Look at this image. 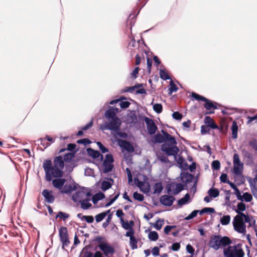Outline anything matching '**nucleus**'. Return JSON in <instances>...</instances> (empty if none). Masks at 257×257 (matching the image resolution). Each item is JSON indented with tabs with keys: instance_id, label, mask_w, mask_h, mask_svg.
Here are the masks:
<instances>
[{
	"instance_id": "31",
	"label": "nucleus",
	"mask_w": 257,
	"mask_h": 257,
	"mask_svg": "<svg viewBox=\"0 0 257 257\" xmlns=\"http://www.w3.org/2000/svg\"><path fill=\"white\" fill-rule=\"evenodd\" d=\"M232 138L235 139L237 138L238 126L235 121H233L231 126Z\"/></svg>"
},
{
	"instance_id": "54",
	"label": "nucleus",
	"mask_w": 257,
	"mask_h": 257,
	"mask_svg": "<svg viewBox=\"0 0 257 257\" xmlns=\"http://www.w3.org/2000/svg\"><path fill=\"white\" fill-rule=\"evenodd\" d=\"M172 117L176 120H181L182 118V115L178 111L174 112L172 114Z\"/></svg>"
},
{
	"instance_id": "15",
	"label": "nucleus",
	"mask_w": 257,
	"mask_h": 257,
	"mask_svg": "<svg viewBox=\"0 0 257 257\" xmlns=\"http://www.w3.org/2000/svg\"><path fill=\"white\" fill-rule=\"evenodd\" d=\"M42 195L44 197L45 201L48 203H53L55 201V196L52 190L44 189L42 192Z\"/></svg>"
},
{
	"instance_id": "53",
	"label": "nucleus",
	"mask_w": 257,
	"mask_h": 257,
	"mask_svg": "<svg viewBox=\"0 0 257 257\" xmlns=\"http://www.w3.org/2000/svg\"><path fill=\"white\" fill-rule=\"evenodd\" d=\"M238 216L241 217V218L243 219L244 218L243 221L244 222V223H250V221H251L250 217L248 215H245L244 213L240 214V215Z\"/></svg>"
},
{
	"instance_id": "25",
	"label": "nucleus",
	"mask_w": 257,
	"mask_h": 257,
	"mask_svg": "<svg viewBox=\"0 0 257 257\" xmlns=\"http://www.w3.org/2000/svg\"><path fill=\"white\" fill-rule=\"evenodd\" d=\"M166 140L165 135L158 134L154 137L153 142L155 143H164Z\"/></svg>"
},
{
	"instance_id": "27",
	"label": "nucleus",
	"mask_w": 257,
	"mask_h": 257,
	"mask_svg": "<svg viewBox=\"0 0 257 257\" xmlns=\"http://www.w3.org/2000/svg\"><path fill=\"white\" fill-rule=\"evenodd\" d=\"M90 200V198H84L83 200H82L80 202L81 204V207L83 209H89L91 206V204L90 203H89V201Z\"/></svg>"
},
{
	"instance_id": "43",
	"label": "nucleus",
	"mask_w": 257,
	"mask_h": 257,
	"mask_svg": "<svg viewBox=\"0 0 257 257\" xmlns=\"http://www.w3.org/2000/svg\"><path fill=\"white\" fill-rule=\"evenodd\" d=\"M134 198L139 201H143L144 199V196L142 194L139 193L138 192H135L133 194Z\"/></svg>"
},
{
	"instance_id": "12",
	"label": "nucleus",
	"mask_w": 257,
	"mask_h": 257,
	"mask_svg": "<svg viewBox=\"0 0 257 257\" xmlns=\"http://www.w3.org/2000/svg\"><path fill=\"white\" fill-rule=\"evenodd\" d=\"M98 247L106 256L109 257V255H112L114 253V248L106 243H100L98 245Z\"/></svg>"
},
{
	"instance_id": "3",
	"label": "nucleus",
	"mask_w": 257,
	"mask_h": 257,
	"mask_svg": "<svg viewBox=\"0 0 257 257\" xmlns=\"http://www.w3.org/2000/svg\"><path fill=\"white\" fill-rule=\"evenodd\" d=\"M231 243L230 239L227 236L213 235L210 237L208 245L210 248L217 250L221 247H225Z\"/></svg>"
},
{
	"instance_id": "40",
	"label": "nucleus",
	"mask_w": 257,
	"mask_h": 257,
	"mask_svg": "<svg viewBox=\"0 0 257 257\" xmlns=\"http://www.w3.org/2000/svg\"><path fill=\"white\" fill-rule=\"evenodd\" d=\"M159 74L160 78L164 80H166L170 79L167 72L163 69L160 70Z\"/></svg>"
},
{
	"instance_id": "22",
	"label": "nucleus",
	"mask_w": 257,
	"mask_h": 257,
	"mask_svg": "<svg viewBox=\"0 0 257 257\" xmlns=\"http://www.w3.org/2000/svg\"><path fill=\"white\" fill-rule=\"evenodd\" d=\"M204 122L206 125L211 128L216 129L218 128L217 125L213 121L212 119L210 116H206L205 117Z\"/></svg>"
},
{
	"instance_id": "14",
	"label": "nucleus",
	"mask_w": 257,
	"mask_h": 257,
	"mask_svg": "<svg viewBox=\"0 0 257 257\" xmlns=\"http://www.w3.org/2000/svg\"><path fill=\"white\" fill-rule=\"evenodd\" d=\"M175 200V198L173 196L164 195L162 196L160 199V202L161 204L165 206H171Z\"/></svg>"
},
{
	"instance_id": "36",
	"label": "nucleus",
	"mask_w": 257,
	"mask_h": 257,
	"mask_svg": "<svg viewBox=\"0 0 257 257\" xmlns=\"http://www.w3.org/2000/svg\"><path fill=\"white\" fill-rule=\"evenodd\" d=\"M208 194L211 197L216 198L218 196L219 192L217 189L211 188L208 191Z\"/></svg>"
},
{
	"instance_id": "30",
	"label": "nucleus",
	"mask_w": 257,
	"mask_h": 257,
	"mask_svg": "<svg viewBox=\"0 0 257 257\" xmlns=\"http://www.w3.org/2000/svg\"><path fill=\"white\" fill-rule=\"evenodd\" d=\"M248 181L250 185V188L251 192L255 196L257 193V186L256 185V182H254L253 179L252 180L251 178H249Z\"/></svg>"
},
{
	"instance_id": "8",
	"label": "nucleus",
	"mask_w": 257,
	"mask_h": 257,
	"mask_svg": "<svg viewBox=\"0 0 257 257\" xmlns=\"http://www.w3.org/2000/svg\"><path fill=\"white\" fill-rule=\"evenodd\" d=\"M192 97L198 101H203L205 102L204 107L207 110H210L211 109H216V106L213 103V102L204 96L200 95L195 92H192Z\"/></svg>"
},
{
	"instance_id": "26",
	"label": "nucleus",
	"mask_w": 257,
	"mask_h": 257,
	"mask_svg": "<svg viewBox=\"0 0 257 257\" xmlns=\"http://www.w3.org/2000/svg\"><path fill=\"white\" fill-rule=\"evenodd\" d=\"M105 198V195L101 192H99L95 194L92 196V202L95 204L98 201L103 199Z\"/></svg>"
},
{
	"instance_id": "19",
	"label": "nucleus",
	"mask_w": 257,
	"mask_h": 257,
	"mask_svg": "<svg viewBox=\"0 0 257 257\" xmlns=\"http://www.w3.org/2000/svg\"><path fill=\"white\" fill-rule=\"evenodd\" d=\"M88 153L93 158L100 159L101 161L103 160V157L98 151H95L92 149H87Z\"/></svg>"
},
{
	"instance_id": "24",
	"label": "nucleus",
	"mask_w": 257,
	"mask_h": 257,
	"mask_svg": "<svg viewBox=\"0 0 257 257\" xmlns=\"http://www.w3.org/2000/svg\"><path fill=\"white\" fill-rule=\"evenodd\" d=\"M190 199V195L187 193L185 196L178 201V205L182 206L189 202Z\"/></svg>"
},
{
	"instance_id": "21",
	"label": "nucleus",
	"mask_w": 257,
	"mask_h": 257,
	"mask_svg": "<svg viewBox=\"0 0 257 257\" xmlns=\"http://www.w3.org/2000/svg\"><path fill=\"white\" fill-rule=\"evenodd\" d=\"M59 235L60 241L68 238L67 228L62 226L59 229Z\"/></svg>"
},
{
	"instance_id": "49",
	"label": "nucleus",
	"mask_w": 257,
	"mask_h": 257,
	"mask_svg": "<svg viewBox=\"0 0 257 257\" xmlns=\"http://www.w3.org/2000/svg\"><path fill=\"white\" fill-rule=\"evenodd\" d=\"M220 167V162L218 160L213 161L212 163V168L215 170H218Z\"/></svg>"
},
{
	"instance_id": "42",
	"label": "nucleus",
	"mask_w": 257,
	"mask_h": 257,
	"mask_svg": "<svg viewBox=\"0 0 257 257\" xmlns=\"http://www.w3.org/2000/svg\"><path fill=\"white\" fill-rule=\"evenodd\" d=\"M199 211L200 210H195L193 211L189 215L185 218V220H189L193 219L197 216L198 213H199Z\"/></svg>"
},
{
	"instance_id": "59",
	"label": "nucleus",
	"mask_w": 257,
	"mask_h": 257,
	"mask_svg": "<svg viewBox=\"0 0 257 257\" xmlns=\"http://www.w3.org/2000/svg\"><path fill=\"white\" fill-rule=\"evenodd\" d=\"M85 175L88 176H92L94 175V171L93 169L87 168L85 169Z\"/></svg>"
},
{
	"instance_id": "20",
	"label": "nucleus",
	"mask_w": 257,
	"mask_h": 257,
	"mask_svg": "<svg viewBox=\"0 0 257 257\" xmlns=\"http://www.w3.org/2000/svg\"><path fill=\"white\" fill-rule=\"evenodd\" d=\"M117 109L113 107L107 109L105 113V117L108 119H112L113 118H118L115 114L117 112Z\"/></svg>"
},
{
	"instance_id": "2",
	"label": "nucleus",
	"mask_w": 257,
	"mask_h": 257,
	"mask_svg": "<svg viewBox=\"0 0 257 257\" xmlns=\"http://www.w3.org/2000/svg\"><path fill=\"white\" fill-rule=\"evenodd\" d=\"M162 133L166 136V141L161 146V150L168 156H173L177 159V155L179 149L176 146L177 142L175 138L166 131L162 130Z\"/></svg>"
},
{
	"instance_id": "41",
	"label": "nucleus",
	"mask_w": 257,
	"mask_h": 257,
	"mask_svg": "<svg viewBox=\"0 0 257 257\" xmlns=\"http://www.w3.org/2000/svg\"><path fill=\"white\" fill-rule=\"evenodd\" d=\"M111 187V183L107 181H103L101 183V189L104 191L110 188Z\"/></svg>"
},
{
	"instance_id": "45",
	"label": "nucleus",
	"mask_w": 257,
	"mask_h": 257,
	"mask_svg": "<svg viewBox=\"0 0 257 257\" xmlns=\"http://www.w3.org/2000/svg\"><path fill=\"white\" fill-rule=\"evenodd\" d=\"M214 213L215 212V209L213 208H210V207H205L202 209V210H200L199 211V214L200 215H202L203 213Z\"/></svg>"
},
{
	"instance_id": "51",
	"label": "nucleus",
	"mask_w": 257,
	"mask_h": 257,
	"mask_svg": "<svg viewBox=\"0 0 257 257\" xmlns=\"http://www.w3.org/2000/svg\"><path fill=\"white\" fill-rule=\"evenodd\" d=\"M119 193H118L114 197L109 199V201L105 204V207L110 206L118 197Z\"/></svg>"
},
{
	"instance_id": "29",
	"label": "nucleus",
	"mask_w": 257,
	"mask_h": 257,
	"mask_svg": "<svg viewBox=\"0 0 257 257\" xmlns=\"http://www.w3.org/2000/svg\"><path fill=\"white\" fill-rule=\"evenodd\" d=\"M246 210L245 204L241 202L238 203L237 205V209H235V212L238 214L237 215H240V214L243 213L242 212Z\"/></svg>"
},
{
	"instance_id": "62",
	"label": "nucleus",
	"mask_w": 257,
	"mask_h": 257,
	"mask_svg": "<svg viewBox=\"0 0 257 257\" xmlns=\"http://www.w3.org/2000/svg\"><path fill=\"white\" fill-rule=\"evenodd\" d=\"M180 248V244L179 243H173L171 246V249L173 251H178Z\"/></svg>"
},
{
	"instance_id": "13",
	"label": "nucleus",
	"mask_w": 257,
	"mask_h": 257,
	"mask_svg": "<svg viewBox=\"0 0 257 257\" xmlns=\"http://www.w3.org/2000/svg\"><path fill=\"white\" fill-rule=\"evenodd\" d=\"M117 143L120 148L125 150L127 152L132 153L134 151L133 145L129 142L125 140L118 139Z\"/></svg>"
},
{
	"instance_id": "1",
	"label": "nucleus",
	"mask_w": 257,
	"mask_h": 257,
	"mask_svg": "<svg viewBox=\"0 0 257 257\" xmlns=\"http://www.w3.org/2000/svg\"><path fill=\"white\" fill-rule=\"evenodd\" d=\"M43 167L45 173L46 180L48 182L52 181L53 187L60 191L66 182L65 179L61 178L63 175L64 168L62 156L55 157L53 164L50 160H45Z\"/></svg>"
},
{
	"instance_id": "7",
	"label": "nucleus",
	"mask_w": 257,
	"mask_h": 257,
	"mask_svg": "<svg viewBox=\"0 0 257 257\" xmlns=\"http://www.w3.org/2000/svg\"><path fill=\"white\" fill-rule=\"evenodd\" d=\"M233 164L234 175L237 176H241L243 170V164L240 161L239 156L237 154H234L233 155Z\"/></svg>"
},
{
	"instance_id": "58",
	"label": "nucleus",
	"mask_w": 257,
	"mask_h": 257,
	"mask_svg": "<svg viewBox=\"0 0 257 257\" xmlns=\"http://www.w3.org/2000/svg\"><path fill=\"white\" fill-rule=\"evenodd\" d=\"M116 215L120 218L121 221L123 222V216L124 215V213L122 210L118 209L116 212Z\"/></svg>"
},
{
	"instance_id": "39",
	"label": "nucleus",
	"mask_w": 257,
	"mask_h": 257,
	"mask_svg": "<svg viewBox=\"0 0 257 257\" xmlns=\"http://www.w3.org/2000/svg\"><path fill=\"white\" fill-rule=\"evenodd\" d=\"M74 157V154L73 153H68L64 156V158L62 157V158L63 159V162L65 161L66 162H70Z\"/></svg>"
},
{
	"instance_id": "34",
	"label": "nucleus",
	"mask_w": 257,
	"mask_h": 257,
	"mask_svg": "<svg viewBox=\"0 0 257 257\" xmlns=\"http://www.w3.org/2000/svg\"><path fill=\"white\" fill-rule=\"evenodd\" d=\"M164 221L163 219H158L154 223H152V225L157 230H160L164 224Z\"/></svg>"
},
{
	"instance_id": "6",
	"label": "nucleus",
	"mask_w": 257,
	"mask_h": 257,
	"mask_svg": "<svg viewBox=\"0 0 257 257\" xmlns=\"http://www.w3.org/2000/svg\"><path fill=\"white\" fill-rule=\"evenodd\" d=\"M232 224L235 231L238 233L245 234L246 226L244 223L243 219L240 216L236 215L233 220Z\"/></svg>"
},
{
	"instance_id": "33",
	"label": "nucleus",
	"mask_w": 257,
	"mask_h": 257,
	"mask_svg": "<svg viewBox=\"0 0 257 257\" xmlns=\"http://www.w3.org/2000/svg\"><path fill=\"white\" fill-rule=\"evenodd\" d=\"M110 212V210H108L105 212H102L101 213H99L95 216V220L97 222H100L102 221L107 215V214H108Z\"/></svg>"
},
{
	"instance_id": "10",
	"label": "nucleus",
	"mask_w": 257,
	"mask_h": 257,
	"mask_svg": "<svg viewBox=\"0 0 257 257\" xmlns=\"http://www.w3.org/2000/svg\"><path fill=\"white\" fill-rule=\"evenodd\" d=\"M167 192L169 194L172 193L175 195L179 193L184 189V185L181 183L172 182L167 186Z\"/></svg>"
},
{
	"instance_id": "18",
	"label": "nucleus",
	"mask_w": 257,
	"mask_h": 257,
	"mask_svg": "<svg viewBox=\"0 0 257 257\" xmlns=\"http://www.w3.org/2000/svg\"><path fill=\"white\" fill-rule=\"evenodd\" d=\"M243 157L244 158L246 165H252L253 164V159L252 155L246 151L242 152Z\"/></svg>"
},
{
	"instance_id": "28",
	"label": "nucleus",
	"mask_w": 257,
	"mask_h": 257,
	"mask_svg": "<svg viewBox=\"0 0 257 257\" xmlns=\"http://www.w3.org/2000/svg\"><path fill=\"white\" fill-rule=\"evenodd\" d=\"M139 187L142 189L144 192L148 193L150 190V186L149 183L140 182Z\"/></svg>"
},
{
	"instance_id": "37",
	"label": "nucleus",
	"mask_w": 257,
	"mask_h": 257,
	"mask_svg": "<svg viewBox=\"0 0 257 257\" xmlns=\"http://www.w3.org/2000/svg\"><path fill=\"white\" fill-rule=\"evenodd\" d=\"M69 217V214L67 213H65L62 211L58 212V214L56 216V218H60V219L63 220L64 221L66 220Z\"/></svg>"
},
{
	"instance_id": "17",
	"label": "nucleus",
	"mask_w": 257,
	"mask_h": 257,
	"mask_svg": "<svg viewBox=\"0 0 257 257\" xmlns=\"http://www.w3.org/2000/svg\"><path fill=\"white\" fill-rule=\"evenodd\" d=\"M85 198L84 191H78L76 192L72 196L73 201L75 202L80 203Z\"/></svg>"
},
{
	"instance_id": "38",
	"label": "nucleus",
	"mask_w": 257,
	"mask_h": 257,
	"mask_svg": "<svg viewBox=\"0 0 257 257\" xmlns=\"http://www.w3.org/2000/svg\"><path fill=\"white\" fill-rule=\"evenodd\" d=\"M149 238L152 241H156L159 237L158 234L156 231H151L148 234Z\"/></svg>"
},
{
	"instance_id": "9",
	"label": "nucleus",
	"mask_w": 257,
	"mask_h": 257,
	"mask_svg": "<svg viewBox=\"0 0 257 257\" xmlns=\"http://www.w3.org/2000/svg\"><path fill=\"white\" fill-rule=\"evenodd\" d=\"M113 158L111 154H107L102 163V172L107 173L112 171L113 168Z\"/></svg>"
},
{
	"instance_id": "47",
	"label": "nucleus",
	"mask_w": 257,
	"mask_h": 257,
	"mask_svg": "<svg viewBox=\"0 0 257 257\" xmlns=\"http://www.w3.org/2000/svg\"><path fill=\"white\" fill-rule=\"evenodd\" d=\"M158 159L162 163H168L170 162L168 157L163 154H160L158 155Z\"/></svg>"
},
{
	"instance_id": "4",
	"label": "nucleus",
	"mask_w": 257,
	"mask_h": 257,
	"mask_svg": "<svg viewBox=\"0 0 257 257\" xmlns=\"http://www.w3.org/2000/svg\"><path fill=\"white\" fill-rule=\"evenodd\" d=\"M223 252L224 257H243L244 255L243 249L236 245H229L223 249Z\"/></svg>"
},
{
	"instance_id": "60",
	"label": "nucleus",
	"mask_w": 257,
	"mask_h": 257,
	"mask_svg": "<svg viewBox=\"0 0 257 257\" xmlns=\"http://www.w3.org/2000/svg\"><path fill=\"white\" fill-rule=\"evenodd\" d=\"M249 145L252 148L257 151V141L256 140L254 139L249 141Z\"/></svg>"
},
{
	"instance_id": "64",
	"label": "nucleus",
	"mask_w": 257,
	"mask_h": 257,
	"mask_svg": "<svg viewBox=\"0 0 257 257\" xmlns=\"http://www.w3.org/2000/svg\"><path fill=\"white\" fill-rule=\"evenodd\" d=\"M84 220H85L87 223H92L94 221V218L92 216H84L82 217Z\"/></svg>"
},
{
	"instance_id": "46",
	"label": "nucleus",
	"mask_w": 257,
	"mask_h": 257,
	"mask_svg": "<svg viewBox=\"0 0 257 257\" xmlns=\"http://www.w3.org/2000/svg\"><path fill=\"white\" fill-rule=\"evenodd\" d=\"M154 110L157 113H160L163 110V107L161 104L156 103L153 105Z\"/></svg>"
},
{
	"instance_id": "55",
	"label": "nucleus",
	"mask_w": 257,
	"mask_h": 257,
	"mask_svg": "<svg viewBox=\"0 0 257 257\" xmlns=\"http://www.w3.org/2000/svg\"><path fill=\"white\" fill-rule=\"evenodd\" d=\"M119 104L121 108H126L130 106V103L127 101H121L119 102Z\"/></svg>"
},
{
	"instance_id": "16",
	"label": "nucleus",
	"mask_w": 257,
	"mask_h": 257,
	"mask_svg": "<svg viewBox=\"0 0 257 257\" xmlns=\"http://www.w3.org/2000/svg\"><path fill=\"white\" fill-rule=\"evenodd\" d=\"M77 188V184H64L62 189L60 190V193L71 194L73 191H75Z\"/></svg>"
},
{
	"instance_id": "11",
	"label": "nucleus",
	"mask_w": 257,
	"mask_h": 257,
	"mask_svg": "<svg viewBox=\"0 0 257 257\" xmlns=\"http://www.w3.org/2000/svg\"><path fill=\"white\" fill-rule=\"evenodd\" d=\"M145 121L146 123L148 133L150 135H154L156 133L158 128L154 120L148 117H145Z\"/></svg>"
},
{
	"instance_id": "52",
	"label": "nucleus",
	"mask_w": 257,
	"mask_h": 257,
	"mask_svg": "<svg viewBox=\"0 0 257 257\" xmlns=\"http://www.w3.org/2000/svg\"><path fill=\"white\" fill-rule=\"evenodd\" d=\"M49 141L51 142H53V139L48 136H47L45 138H43L40 139L41 144L45 146L46 141Z\"/></svg>"
},
{
	"instance_id": "63",
	"label": "nucleus",
	"mask_w": 257,
	"mask_h": 257,
	"mask_svg": "<svg viewBox=\"0 0 257 257\" xmlns=\"http://www.w3.org/2000/svg\"><path fill=\"white\" fill-rule=\"evenodd\" d=\"M78 144H83L84 145H87L91 143V141L88 139H83L77 141Z\"/></svg>"
},
{
	"instance_id": "56",
	"label": "nucleus",
	"mask_w": 257,
	"mask_h": 257,
	"mask_svg": "<svg viewBox=\"0 0 257 257\" xmlns=\"http://www.w3.org/2000/svg\"><path fill=\"white\" fill-rule=\"evenodd\" d=\"M210 131V127L207 125H202L201 126V133L202 135L207 134Z\"/></svg>"
},
{
	"instance_id": "50",
	"label": "nucleus",
	"mask_w": 257,
	"mask_h": 257,
	"mask_svg": "<svg viewBox=\"0 0 257 257\" xmlns=\"http://www.w3.org/2000/svg\"><path fill=\"white\" fill-rule=\"evenodd\" d=\"M96 144L99 149L102 153H105L108 152V149L105 148L101 142H97Z\"/></svg>"
},
{
	"instance_id": "32",
	"label": "nucleus",
	"mask_w": 257,
	"mask_h": 257,
	"mask_svg": "<svg viewBox=\"0 0 257 257\" xmlns=\"http://www.w3.org/2000/svg\"><path fill=\"white\" fill-rule=\"evenodd\" d=\"M230 219L231 217L230 215H225L221 217L220 222L222 225H227L230 223Z\"/></svg>"
},
{
	"instance_id": "48",
	"label": "nucleus",
	"mask_w": 257,
	"mask_h": 257,
	"mask_svg": "<svg viewBox=\"0 0 257 257\" xmlns=\"http://www.w3.org/2000/svg\"><path fill=\"white\" fill-rule=\"evenodd\" d=\"M243 200H244L245 201L247 202H250L252 199V196L250 194L248 193H244L242 195Z\"/></svg>"
},
{
	"instance_id": "35",
	"label": "nucleus",
	"mask_w": 257,
	"mask_h": 257,
	"mask_svg": "<svg viewBox=\"0 0 257 257\" xmlns=\"http://www.w3.org/2000/svg\"><path fill=\"white\" fill-rule=\"evenodd\" d=\"M193 179V176L189 173L184 174L182 178L183 181L186 183L191 182Z\"/></svg>"
},
{
	"instance_id": "5",
	"label": "nucleus",
	"mask_w": 257,
	"mask_h": 257,
	"mask_svg": "<svg viewBox=\"0 0 257 257\" xmlns=\"http://www.w3.org/2000/svg\"><path fill=\"white\" fill-rule=\"evenodd\" d=\"M121 121L118 118H113L108 119V122H105L100 125V128L102 131L110 130L117 132L119 130Z\"/></svg>"
},
{
	"instance_id": "61",
	"label": "nucleus",
	"mask_w": 257,
	"mask_h": 257,
	"mask_svg": "<svg viewBox=\"0 0 257 257\" xmlns=\"http://www.w3.org/2000/svg\"><path fill=\"white\" fill-rule=\"evenodd\" d=\"M60 241L62 243V248H63V249H64L65 247H67L70 243V241L69 240L68 238L63 239V240H62Z\"/></svg>"
},
{
	"instance_id": "57",
	"label": "nucleus",
	"mask_w": 257,
	"mask_h": 257,
	"mask_svg": "<svg viewBox=\"0 0 257 257\" xmlns=\"http://www.w3.org/2000/svg\"><path fill=\"white\" fill-rule=\"evenodd\" d=\"M178 87L177 86L172 82L170 84V87L169 88V91L170 93H172L173 92H176L178 90Z\"/></svg>"
},
{
	"instance_id": "44",
	"label": "nucleus",
	"mask_w": 257,
	"mask_h": 257,
	"mask_svg": "<svg viewBox=\"0 0 257 257\" xmlns=\"http://www.w3.org/2000/svg\"><path fill=\"white\" fill-rule=\"evenodd\" d=\"M130 245L133 249H136L137 248V240L135 237H132L130 239Z\"/></svg>"
},
{
	"instance_id": "23",
	"label": "nucleus",
	"mask_w": 257,
	"mask_h": 257,
	"mask_svg": "<svg viewBox=\"0 0 257 257\" xmlns=\"http://www.w3.org/2000/svg\"><path fill=\"white\" fill-rule=\"evenodd\" d=\"M163 189V185L161 182H157L155 183L153 186V194H160Z\"/></svg>"
}]
</instances>
